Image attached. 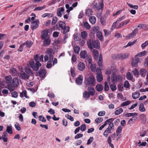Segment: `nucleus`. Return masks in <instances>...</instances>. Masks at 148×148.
Instances as JSON below:
<instances>
[{"mask_svg": "<svg viewBox=\"0 0 148 148\" xmlns=\"http://www.w3.org/2000/svg\"><path fill=\"white\" fill-rule=\"evenodd\" d=\"M46 52L49 56L47 55L45 56L44 62H46L49 60L46 66L49 69L52 66L51 63L53 61L54 52L53 50L52 49H48L46 50Z\"/></svg>", "mask_w": 148, "mask_h": 148, "instance_id": "f257e3e1", "label": "nucleus"}, {"mask_svg": "<svg viewBox=\"0 0 148 148\" xmlns=\"http://www.w3.org/2000/svg\"><path fill=\"white\" fill-rule=\"evenodd\" d=\"M34 59L36 63H35L33 60L32 59L30 61L29 65L34 70L36 71L38 69L39 67L41 66V64L39 62V57L38 55L36 54L34 56Z\"/></svg>", "mask_w": 148, "mask_h": 148, "instance_id": "f03ea898", "label": "nucleus"}, {"mask_svg": "<svg viewBox=\"0 0 148 148\" xmlns=\"http://www.w3.org/2000/svg\"><path fill=\"white\" fill-rule=\"evenodd\" d=\"M96 80L92 75L88 77H85L84 81V84L86 87L88 86H94L95 84Z\"/></svg>", "mask_w": 148, "mask_h": 148, "instance_id": "7ed1b4c3", "label": "nucleus"}, {"mask_svg": "<svg viewBox=\"0 0 148 148\" xmlns=\"http://www.w3.org/2000/svg\"><path fill=\"white\" fill-rule=\"evenodd\" d=\"M88 48L92 49L93 48L98 49L100 48V44L98 40H92L91 39H88L87 42Z\"/></svg>", "mask_w": 148, "mask_h": 148, "instance_id": "20e7f679", "label": "nucleus"}, {"mask_svg": "<svg viewBox=\"0 0 148 148\" xmlns=\"http://www.w3.org/2000/svg\"><path fill=\"white\" fill-rule=\"evenodd\" d=\"M111 80L113 84H115L122 81V77L119 74L116 75L114 73H112L111 76Z\"/></svg>", "mask_w": 148, "mask_h": 148, "instance_id": "39448f33", "label": "nucleus"}, {"mask_svg": "<svg viewBox=\"0 0 148 148\" xmlns=\"http://www.w3.org/2000/svg\"><path fill=\"white\" fill-rule=\"evenodd\" d=\"M12 83L13 86L11 84H9L8 86V88L10 91L14 90V87L18 86L19 85L18 79L16 78L13 79Z\"/></svg>", "mask_w": 148, "mask_h": 148, "instance_id": "423d86ee", "label": "nucleus"}, {"mask_svg": "<svg viewBox=\"0 0 148 148\" xmlns=\"http://www.w3.org/2000/svg\"><path fill=\"white\" fill-rule=\"evenodd\" d=\"M97 72L96 76L97 81L99 82H100L103 79V77L101 74V69L99 68H97Z\"/></svg>", "mask_w": 148, "mask_h": 148, "instance_id": "0eeeda50", "label": "nucleus"}, {"mask_svg": "<svg viewBox=\"0 0 148 148\" xmlns=\"http://www.w3.org/2000/svg\"><path fill=\"white\" fill-rule=\"evenodd\" d=\"M128 55L127 54H115L112 56L113 59H124L127 58Z\"/></svg>", "mask_w": 148, "mask_h": 148, "instance_id": "6e6552de", "label": "nucleus"}, {"mask_svg": "<svg viewBox=\"0 0 148 148\" xmlns=\"http://www.w3.org/2000/svg\"><path fill=\"white\" fill-rule=\"evenodd\" d=\"M138 30L137 28L134 29L131 33L129 34L126 36L127 39H130L134 37L138 33Z\"/></svg>", "mask_w": 148, "mask_h": 148, "instance_id": "1a4fd4ad", "label": "nucleus"}, {"mask_svg": "<svg viewBox=\"0 0 148 148\" xmlns=\"http://www.w3.org/2000/svg\"><path fill=\"white\" fill-rule=\"evenodd\" d=\"M39 22V21L38 20H36L33 21L32 23V24L31 26L32 30H33L38 27Z\"/></svg>", "mask_w": 148, "mask_h": 148, "instance_id": "9d476101", "label": "nucleus"}, {"mask_svg": "<svg viewBox=\"0 0 148 148\" xmlns=\"http://www.w3.org/2000/svg\"><path fill=\"white\" fill-rule=\"evenodd\" d=\"M41 37L42 40H45L46 38H49L48 35V31L47 30H44L41 34Z\"/></svg>", "mask_w": 148, "mask_h": 148, "instance_id": "9b49d317", "label": "nucleus"}, {"mask_svg": "<svg viewBox=\"0 0 148 148\" xmlns=\"http://www.w3.org/2000/svg\"><path fill=\"white\" fill-rule=\"evenodd\" d=\"M103 5V1H101L100 3H96V4H95L93 6L94 8H95L97 10H99L101 9Z\"/></svg>", "mask_w": 148, "mask_h": 148, "instance_id": "f8f14e48", "label": "nucleus"}, {"mask_svg": "<svg viewBox=\"0 0 148 148\" xmlns=\"http://www.w3.org/2000/svg\"><path fill=\"white\" fill-rule=\"evenodd\" d=\"M83 77L82 75H79L78 77L76 78L75 82L77 84L81 85L82 83Z\"/></svg>", "mask_w": 148, "mask_h": 148, "instance_id": "ddd939ff", "label": "nucleus"}, {"mask_svg": "<svg viewBox=\"0 0 148 148\" xmlns=\"http://www.w3.org/2000/svg\"><path fill=\"white\" fill-rule=\"evenodd\" d=\"M85 65L83 62H80L79 63L77 66V68L79 71H82L85 69Z\"/></svg>", "mask_w": 148, "mask_h": 148, "instance_id": "4468645a", "label": "nucleus"}, {"mask_svg": "<svg viewBox=\"0 0 148 148\" xmlns=\"http://www.w3.org/2000/svg\"><path fill=\"white\" fill-rule=\"evenodd\" d=\"M114 119L113 118H111L107 120L105 122V123H106V125L108 124L109 126H114V124L113 123V122Z\"/></svg>", "mask_w": 148, "mask_h": 148, "instance_id": "2eb2a0df", "label": "nucleus"}, {"mask_svg": "<svg viewBox=\"0 0 148 148\" xmlns=\"http://www.w3.org/2000/svg\"><path fill=\"white\" fill-rule=\"evenodd\" d=\"M64 10V9L62 7H60L58 8L57 11V14L58 16L61 17L62 14V13L63 12Z\"/></svg>", "mask_w": 148, "mask_h": 148, "instance_id": "dca6fc26", "label": "nucleus"}, {"mask_svg": "<svg viewBox=\"0 0 148 148\" xmlns=\"http://www.w3.org/2000/svg\"><path fill=\"white\" fill-rule=\"evenodd\" d=\"M80 54L81 58L83 59L86 58L89 56L87 55V52L85 51H81Z\"/></svg>", "mask_w": 148, "mask_h": 148, "instance_id": "f3484780", "label": "nucleus"}, {"mask_svg": "<svg viewBox=\"0 0 148 148\" xmlns=\"http://www.w3.org/2000/svg\"><path fill=\"white\" fill-rule=\"evenodd\" d=\"M20 97L23 98L24 97L27 99L29 98V97L27 95V92L26 90H24L22 92L20 93Z\"/></svg>", "mask_w": 148, "mask_h": 148, "instance_id": "a211bd4d", "label": "nucleus"}, {"mask_svg": "<svg viewBox=\"0 0 148 148\" xmlns=\"http://www.w3.org/2000/svg\"><path fill=\"white\" fill-rule=\"evenodd\" d=\"M88 92L91 95H94L95 93V89L92 87H88Z\"/></svg>", "mask_w": 148, "mask_h": 148, "instance_id": "6ab92c4d", "label": "nucleus"}, {"mask_svg": "<svg viewBox=\"0 0 148 148\" xmlns=\"http://www.w3.org/2000/svg\"><path fill=\"white\" fill-rule=\"evenodd\" d=\"M46 73V72L45 70H40L39 72V76L41 78L44 77L45 76Z\"/></svg>", "mask_w": 148, "mask_h": 148, "instance_id": "aec40b11", "label": "nucleus"}, {"mask_svg": "<svg viewBox=\"0 0 148 148\" xmlns=\"http://www.w3.org/2000/svg\"><path fill=\"white\" fill-rule=\"evenodd\" d=\"M6 131L9 134L13 133L12 126L10 124L7 126Z\"/></svg>", "mask_w": 148, "mask_h": 148, "instance_id": "412c9836", "label": "nucleus"}, {"mask_svg": "<svg viewBox=\"0 0 148 148\" xmlns=\"http://www.w3.org/2000/svg\"><path fill=\"white\" fill-rule=\"evenodd\" d=\"M139 59L138 58H135V59L133 60L131 62L132 65L134 67L136 66L139 62Z\"/></svg>", "mask_w": 148, "mask_h": 148, "instance_id": "4be33fe9", "label": "nucleus"}, {"mask_svg": "<svg viewBox=\"0 0 148 148\" xmlns=\"http://www.w3.org/2000/svg\"><path fill=\"white\" fill-rule=\"evenodd\" d=\"M140 96V93L138 92H135L132 93V97L133 99H136L139 97Z\"/></svg>", "mask_w": 148, "mask_h": 148, "instance_id": "5701e85b", "label": "nucleus"}, {"mask_svg": "<svg viewBox=\"0 0 148 148\" xmlns=\"http://www.w3.org/2000/svg\"><path fill=\"white\" fill-rule=\"evenodd\" d=\"M43 40V44L45 46L49 45L51 43V39L49 38Z\"/></svg>", "mask_w": 148, "mask_h": 148, "instance_id": "b1692460", "label": "nucleus"}, {"mask_svg": "<svg viewBox=\"0 0 148 148\" xmlns=\"http://www.w3.org/2000/svg\"><path fill=\"white\" fill-rule=\"evenodd\" d=\"M20 75L21 78L24 79H27L29 77L28 75L23 72H21Z\"/></svg>", "mask_w": 148, "mask_h": 148, "instance_id": "393cba45", "label": "nucleus"}, {"mask_svg": "<svg viewBox=\"0 0 148 148\" xmlns=\"http://www.w3.org/2000/svg\"><path fill=\"white\" fill-rule=\"evenodd\" d=\"M89 20L90 22L92 24H94L96 22V18L94 16H91L89 17Z\"/></svg>", "mask_w": 148, "mask_h": 148, "instance_id": "a878e982", "label": "nucleus"}, {"mask_svg": "<svg viewBox=\"0 0 148 148\" xmlns=\"http://www.w3.org/2000/svg\"><path fill=\"white\" fill-rule=\"evenodd\" d=\"M96 36L101 41L103 40V36L101 32L98 31L96 33Z\"/></svg>", "mask_w": 148, "mask_h": 148, "instance_id": "bb28decb", "label": "nucleus"}, {"mask_svg": "<svg viewBox=\"0 0 148 148\" xmlns=\"http://www.w3.org/2000/svg\"><path fill=\"white\" fill-rule=\"evenodd\" d=\"M148 51H144L138 53L136 55V56L142 57L147 54Z\"/></svg>", "mask_w": 148, "mask_h": 148, "instance_id": "cd10ccee", "label": "nucleus"}, {"mask_svg": "<svg viewBox=\"0 0 148 148\" xmlns=\"http://www.w3.org/2000/svg\"><path fill=\"white\" fill-rule=\"evenodd\" d=\"M93 55L94 56V58L95 60L98 59L99 56V52L98 50L96 49H93L92 51Z\"/></svg>", "mask_w": 148, "mask_h": 148, "instance_id": "c85d7f7f", "label": "nucleus"}, {"mask_svg": "<svg viewBox=\"0 0 148 148\" xmlns=\"http://www.w3.org/2000/svg\"><path fill=\"white\" fill-rule=\"evenodd\" d=\"M23 43L25 44V45H26V47L30 48L33 44V42L31 41L27 40Z\"/></svg>", "mask_w": 148, "mask_h": 148, "instance_id": "c756f323", "label": "nucleus"}, {"mask_svg": "<svg viewBox=\"0 0 148 148\" xmlns=\"http://www.w3.org/2000/svg\"><path fill=\"white\" fill-rule=\"evenodd\" d=\"M130 22L129 20H127V21H124L120 23V25L118 26V28H119L121 26H123L125 25H126L127 24L129 23Z\"/></svg>", "mask_w": 148, "mask_h": 148, "instance_id": "7c9ffc66", "label": "nucleus"}, {"mask_svg": "<svg viewBox=\"0 0 148 148\" xmlns=\"http://www.w3.org/2000/svg\"><path fill=\"white\" fill-rule=\"evenodd\" d=\"M147 72L146 70L144 69H141L140 71V74L141 76L144 77Z\"/></svg>", "mask_w": 148, "mask_h": 148, "instance_id": "2f4dec72", "label": "nucleus"}, {"mask_svg": "<svg viewBox=\"0 0 148 148\" xmlns=\"http://www.w3.org/2000/svg\"><path fill=\"white\" fill-rule=\"evenodd\" d=\"M85 62L86 64H92V58L91 57L90 55L87 57L86 58Z\"/></svg>", "mask_w": 148, "mask_h": 148, "instance_id": "473e14b6", "label": "nucleus"}, {"mask_svg": "<svg viewBox=\"0 0 148 148\" xmlns=\"http://www.w3.org/2000/svg\"><path fill=\"white\" fill-rule=\"evenodd\" d=\"M85 14L87 16H90L92 14V10L90 9H88L86 11Z\"/></svg>", "mask_w": 148, "mask_h": 148, "instance_id": "72a5a7b5", "label": "nucleus"}, {"mask_svg": "<svg viewBox=\"0 0 148 148\" xmlns=\"http://www.w3.org/2000/svg\"><path fill=\"white\" fill-rule=\"evenodd\" d=\"M103 86L100 84L97 85L96 86V89L98 91H101L103 90Z\"/></svg>", "mask_w": 148, "mask_h": 148, "instance_id": "f704fd0d", "label": "nucleus"}, {"mask_svg": "<svg viewBox=\"0 0 148 148\" xmlns=\"http://www.w3.org/2000/svg\"><path fill=\"white\" fill-rule=\"evenodd\" d=\"M122 128V127L121 126H119L118 127L116 131V133L117 136H118L120 133L121 132Z\"/></svg>", "mask_w": 148, "mask_h": 148, "instance_id": "c9c22d12", "label": "nucleus"}, {"mask_svg": "<svg viewBox=\"0 0 148 148\" xmlns=\"http://www.w3.org/2000/svg\"><path fill=\"white\" fill-rule=\"evenodd\" d=\"M71 74L72 76L74 77L75 75V68L74 67H71L70 69Z\"/></svg>", "mask_w": 148, "mask_h": 148, "instance_id": "e433bc0d", "label": "nucleus"}, {"mask_svg": "<svg viewBox=\"0 0 148 148\" xmlns=\"http://www.w3.org/2000/svg\"><path fill=\"white\" fill-rule=\"evenodd\" d=\"M126 77L128 80H131L132 79L133 76L132 75L130 72H128L126 74Z\"/></svg>", "mask_w": 148, "mask_h": 148, "instance_id": "4c0bfd02", "label": "nucleus"}, {"mask_svg": "<svg viewBox=\"0 0 148 148\" xmlns=\"http://www.w3.org/2000/svg\"><path fill=\"white\" fill-rule=\"evenodd\" d=\"M140 117L141 121L143 123H145L146 122V116L145 114H142L140 116Z\"/></svg>", "mask_w": 148, "mask_h": 148, "instance_id": "58836bf2", "label": "nucleus"}, {"mask_svg": "<svg viewBox=\"0 0 148 148\" xmlns=\"http://www.w3.org/2000/svg\"><path fill=\"white\" fill-rule=\"evenodd\" d=\"M131 101H130L128 100L122 103L121 104V106L122 107H124L129 105Z\"/></svg>", "mask_w": 148, "mask_h": 148, "instance_id": "ea45409f", "label": "nucleus"}, {"mask_svg": "<svg viewBox=\"0 0 148 148\" xmlns=\"http://www.w3.org/2000/svg\"><path fill=\"white\" fill-rule=\"evenodd\" d=\"M62 29L63 30V34H65L69 32L70 27L68 26L65 27H65Z\"/></svg>", "mask_w": 148, "mask_h": 148, "instance_id": "a19ab883", "label": "nucleus"}, {"mask_svg": "<svg viewBox=\"0 0 148 148\" xmlns=\"http://www.w3.org/2000/svg\"><path fill=\"white\" fill-rule=\"evenodd\" d=\"M88 33L86 31H83L81 33V36L82 38L85 39L87 37Z\"/></svg>", "mask_w": 148, "mask_h": 148, "instance_id": "79ce46f5", "label": "nucleus"}, {"mask_svg": "<svg viewBox=\"0 0 148 148\" xmlns=\"http://www.w3.org/2000/svg\"><path fill=\"white\" fill-rule=\"evenodd\" d=\"M65 7L67 9L66 11L68 13H69L71 10H72L73 9V7H69V4H66Z\"/></svg>", "mask_w": 148, "mask_h": 148, "instance_id": "37998d69", "label": "nucleus"}, {"mask_svg": "<svg viewBox=\"0 0 148 148\" xmlns=\"http://www.w3.org/2000/svg\"><path fill=\"white\" fill-rule=\"evenodd\" d=\"M137 115L136 113H128L125 114V116L126 117H128L130 116H134Z\"/></svg>", "mask_w": 148, "mask_h": 148, "instance_id": "c03bdc74", "label": "nucleus"}, {"mask_svg": "<svg viewBox=\"0 0 148 148\" xmlns=\"http://www.w3.org/2000/svg\"><path fill=\"white\" fill-rule=\"evenodd\" d=\"M139 110L141 112H144L145 110V109L143 103H141L139 106Z\"/></svg>", "mask_w": 148, "mask_h": 148, "instance_id": "a18cd8bd", "label": "nucleus"}, {"mask_svg": "<svg viewBox=\"0 0 148 148\" xmlns=\"http://www.w3.org/2000/svg\"><path fill=\"white\" fill-rule=\"evenodd\" d=\"M25 71L28 74H30L32 73V71L30 69L29 67H28V66L27 67L25 68Z\"/></svg>", "mask_w": 148, "mask_h": 148, "instance_id": "49530a36", "label": "nucleus"}, {"mask_svg": "<svg viewBox=\"0 0 148 148\" xmlns=\"http://www.w3.org/2000/svg\"><path fill=\"white\" fill-rule=\"evenodd\" d=\"M128 5L131 8L135 10L138 9V7L137 5H133L129 3H127Z\"/></svg>", "mask_w": 148, "mask_h": 148, "instance_id": "de8ad7c7", "label": "nucleus"}, {"mask_svg": "<svg viewBox=\"0 0 148 148\" xmlns=\"http://www.w3.org/2000/svg\"><path fill=\"white\" fill-rule=\"evenodd\" d=\"M46 7L45 5H44L42 6H39L36 8L34 9V11H38L42 10L44 9Z\"/></svg>", "mask_w": 148, "mask_h": 148, "instance_id": "09e8293b", "label": "nucleus"}, {"mask_svg": "<svg viewBox=\"0 0 148 148\" xmlns=\"http://www.w3.org/2000/svg\"><path fill=\"white\" fill-rule=\"evenodd\" d=\"M65 23L64 22L60 21L59 23V26L62 29L65 27Z\"/></svg>", "mask_w": 148, "mask_h": 148, "instance_id": "8fccbe9b", "label": "nucleus"}, {"mask_svg": "<svg viewBox=\"0 0 148 148\" xmlns=\"http://www.w3.org/2000/svg\"><path fill=\"white\" fill-rule=\"evenodd\" d=\"M118 89L120 91H122L123 90V86L122 83H120L118 86Z\"/></svg>", "mask_w": 148, "mask_h": 148, "instance_id": "3c124183", "label": "nucleus"}, {"mask_svg": "<svg viewBox=\"0 0 148 148\" xmlns=\"http://www.w3.org/2000/svg\"><path fill=\"white\" fill-rule=\"evenodd\" d=\"M123 111V109L122 108H119L115 111V114L116 115H119Z\"/></svg>", "mask_w": 148, "mask_h": 148, "instance_id": "603ef678", "label": "nucleus"}, {"mask_svg": "<svg viewBox=\"0 0 148 148\" xmlns=\"http://www.w3.org/2000/svg\"><path fill=\"white\" fill-rule=\"evenodd\" d=\"M80 50V48L79 46H76L74 48V50L75 53L78 54L79 53Z\"/></svg>", "mask_w": 148, "mask_h": 148, "instance_id": "864d4df0", "label": "nucleus"}, {"mask_svg": "<svg viewBox=\"0 0 148 148\" xmlns=\"http://www.w3.org/2000/svg\"><path fill=\"white\" fill-rule=\"evenodd\" d=\"M114 84H111L110 85V88L112 91H114L116 89V87Z\"/></svg>", "mask_w": 148, "mask_h": 148, "instance_id": "5fc2aeb1", "label": "nucleus"}, {"mask_svg": "<svg viewBox=\"0 0 148 148\" xmlns=\"http://www.w3.org/2000/svg\"><path fill=\"white\" fill-rule=\"evenodd\" d=\"M90 68L92 71L94 72H95V71L97 72V70H96V67L95 64H91Z\"/></svg>", "mask_w": 148, "mask_h": 148, "instance_id": "6e6d98bb", "label": "nucleus"}, {"mask_svg": "<svg viewBox=\"0 0 148 148\" xmlns=\"http://www.w3.org/2000/svg\"><path fill=\"white\" fill-rule=\"evenodd\" d=\"M114 126L110 127V126H108L106 130L109 132L110 133H111L113 130L114 128Z\"/></svg>", "mask_w": 148, "mask_h": 148, "instance_id": "4d7b16f0", "label": "nucleus"}, {"mask_svg": "<svg viewBox=\"0 0 148 148\" xmlns=\"http://www.w3.org/2000/svg\"><path fill=\"white\" fill-rule=\"evenodd\" d=\"M38 119L39 121L43 122H45L46 121V119L42 116L40 115L38 117Z\"/></svg>", "mask_w": 148, "mask_h": 148, "instance_id": "13d9d810", "label": "nucleus"}, {"mask_svg": "<svg viewBox=\"0 0 148 148\" xmlns=\"http://www.w3.org/2000/svg\"><path fill=\"white\" fill-rule=\"evenodd\" d=\"M90 94L87 91L85 92L83 94L84 97L86 98H88L90 97Z\"/></svg>", "mask_w": 148, "mask_h": 148, "instance_id": "bf43d9fd", "label": "nucleus"}, {"mask_svg": "<svg viewBox=\"0 0 148 148\" xmlns=\"http://www.w3.org/2000/svg\"><path fill=\"white\" fill-rule=\"evenodd\" d=\"M74 39V40L76 41L79 40L80 39V38L79 37V34H75Z\"/></svg>", "mask_w": 148, "mask_h": 148, "instance_id": "052dcab7", "label": "nucleus"}, {"mask_svg": "<svg viewBox=\"0 0 148 148\" xmlns=\"http://www.w3.org/2000/svg\"><path fill=\"white\" fill-rule=\"evenodd\" d=\"M124 86L126 88H128L130 87V85L127 81H125L124 83Z\"/></svg>", "mask_w": 148, "mask_h": 148, "instance_id": "680f3d73", "label": "nucleus"}, {"mask_svg": "<svg viewBox=\"0 0 148 148\" xmlns=\"http://www.w3.org/2000/svg\"><path fill=\"white\" fill-rule=\"evenodd\" d=\"M94 139V138L93 137H90L89 139L88 140L87 145H89L91 143Z\"/></svg>", "mask_w": 148, "mask_h": 148, "instance_id": "e2e57ef3", "label": "nucleus"}, {"mask_svg": "<svg viewBox=\"0 0 148 148\" xmlns=\"http://www.w3.org/2000/svg\"><path fill=\"white\" fill-rule=\"evenodd\" d=\"M10 72L14 75H15L16 74L17 71L15 69L13 68L10 69Z\"/></svg>", "mask_w": 148, "mask_h": 148, "instance_id": "0e129e2a", "label": "nucleus"}, {"mask_svg": "<svg viewBox=\"0 0 148 148\" xmlns=\"http://www.w3.org/2000/svg\"><path fill=\"white\" fill-rule=\"evenodd\" d=\"M84 26L86 29H89L90 28V26L88 23L85 22L84 23Z\"/></svg>", "mask_w": 148, "mask_h": 148, "instance_id": "69168bd1", "label": "nucleus"}, {"mask_svg": "<svg viewBox=\"0 0 148 148\" xmlns=\"http://www.w3.org/2000/svg\"><path fill=\"white\" fill-rule=\"evenodd\" d=\"M5 79L8 82H11L12 79V78L11 76L9 75L5 77Z\"/></svg>", "mask_w": 148, "mask_h": 148, "instance_id": "338daca9", "label": "nucleus"}, {"mask_svg": "<svg viewBox=\"0 0 148 148\" xmlns=\"http://www.w3.org/2000/svg\"><path fill=\"white\" fill-rule=\"evenodd\" d=\"M81 130L82 132L84 131L86 129V125L84 124L82 125L80 127Z\"/></svg>", "mask_w": 148, "mask_h": 148, "instance_id": "774afa93", "label": "nucleus"}]
</instances>
